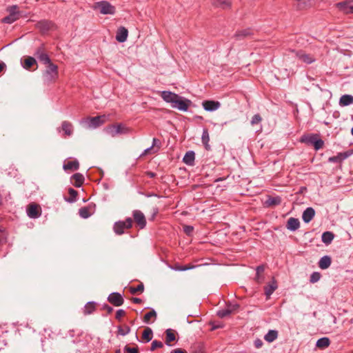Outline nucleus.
<instances>
[{
  "label": "nucleus",
  "mask_w": 353,
  "mask_h": 353,
  "mask_svg": "<svg viewBox=\"0 0 353 353\" xmlns=\"http://www.w3.org/2000/svg\"><path fill=\"white\" fill-rule=\"evenodd\" d=\"M163 346V344L161 341L154 340L152 342L150 350L154 351L157 348H161Z\"/></svg>",
  "instance_id": "nucleus-55"
},
{
  "label": "nucleus",
  "mask_w": 353,
  "mask_h": 353,
  "mask_svg": "<svg viewBox=\"0 0 353 353\" xmlns=\"http://www.w3.org/2000/svg\"><path fill=\"white\" fill-rule=\"evenodd\" d=\"M190 353H204L203 344L201 343L193 344L190 347Z\"/></svg>",
  "instance_id": "nucleus-41"
},
{
  "label": "nucleus",
  "mask_w": 353,
  "mask_h": 353,
  "mask_svg": "<svg viewBox=\"0 0 353 353\" xmlns=\"http://www.w3.org/2000/svg\"><path fill=\"white\" fill-rule=\"evenodd\" d=\"M213 5L225 10L230 8L232 4L228 0H214Z\"/></svg>",
  "instance_id": "nucleus-35"
},
{
  "label": "nucleus",
  "mask_w": 353,
  "mask_h": 353,
  "mask_svg": "<svg viewBox=\"0 0 353 353\" xmlns=\"http://www.w3.org/2000/svg\"><path fill=\"white\" fill-rule=\"evenodd\" d=\"M151 147L154 149V151L152 152L153 154L157 152L161 147V141L157 138H154L152 139V144Z\"/></svg>",
  "instance_id": "nucleus-45"
},
{
  "label": "nucleus",
  "mask_w": 353,
  "mask_h": 353,
  "mask_svg": "<svg viewBox=\"0 0 353 353\" xmlns=\"http://www.w3.org/2000/svg\"><path fill=\"white\" fill-rule=\"evenodd\" d=\"M254 35V30L251 28L238 30L233 35V38L236 41H242L245 39H252Z\"/></svg>",
  "instance_id": "nucleus-7"
},
{
  "label": "nucleus",
  "mask_w": 353,
  "mask_h": 353,
  "mask_svg": "<svg viewBox=\"0 0 353 353\" xmlns=\"http://www.w3.org/2000/svg\"><path fill=\"white\" fill-rule=\"evenodd\" d=\"M300 142L312 146L315 150L321 149L324 145V141L320 138V134L314 133L304 134L300 138Z\"/></svg>",
  "instance_id": "nucleus-1"
},
{
  "label": "nucleus",
  "mask_w": 353,
  "mask_h": 353,
  "mask_svg": "<svg viewBox=\"0 0 353 353\" xmlns=\"http://www.w3.org/2000/svg\"><path fill=\"white\" fill-rule=\"evenodd\" d=\"M265 270V265H260L259 266L256 267V277H255V280L257 281L258 282H259V279H260V274L261 273H263Z\"/></svg>",
  "instance_id": "nucleus-52"
},
{
  "label": "nucleus",
  "mask_w": 353,
  "mask_h": 353,
  "mask_svg": "<svg viewBox=\"0 0 353 353\" xmlns=\"http://www.w3.org/2000/svg\"><path fill=\"white\" fill-rule=\"evenodd\" d=\"M353 154V149L348 150L343 152H339L336 156L328 158V162L341 163L343 160L348 158Z\"/></svg>",
  "instance_id": "nucleus-15"
},
{
  "label": "nucleus",
  "mask_w": 353,
  "mask_h": 353,
  "mask_svg": "<svg viewBox=\"0 0 353 353\" xmlns=\"http://www.w3.org/2000/svg\"><path fill=\"white\" fill-rule=\"evenodd\" d=\"M192 104V102L190 99L178 94V99H176L175 103L172 105V107L177 108L181 111L186 112Z\"/></svg>",
  "instance_id": "nucleus-9"
},
{
  "label": "nucleus",
  "mask_w": 353,
  "mask_h": 353,
  "mask_svg": "<svg viewBox=\"0 0 353 353\" xmlns=\"http://www.w3.org/2000/svg\"><path fill=\"white\" fill-rule=\"evenodd\" d=\"M202 105L205 110L208 112H213L220 108L221 103L218 101L205 100L202 102Z\"/></svg>",
  "instance_id": "nucleus-17"
},
{
  "label": "nucleus",
  "mask_w": 353,
  "mask_h": 353,
  "mask_svg": "<svg viewBox=\"0 0 353 353\" xmlns=\"http://www.w3.org/2000/svg\"><path fill=\"white\" fill-rule=\"evenodd\" d=\"M321 274L318 272H314L310 277V281L312 283H314L320 280Z\"/></svg>",
  "instance_id": "nucleus-49"
},
{
  "label": "nucleus",
  "mask_w": 353,
  "mask_h": 353,
  "mask_svg": "<svg viewBox=\"0 0 353 353\" xmlns=\"http://www.w3.org/2000/svg\"><path fill=\"white\" fill-rule=\"evenodd\" d=\"M27 214L31 219L39 218L41 214V208L39 204L32 203L27 207Z\"/></svg>",
  "instance_id": "nucleus-12"
},
{
  "label": "nucleus",
  "mask_w": 353,
  "mask_h": 353,
  "mask_svg": "<svg viewBox=\"0 0 353 353\" xmlns=\"http://www.w3.org/2000/svg\"><path fill=\"white\" fill-rule=\"evenodd\" d=\"M79 214L81 217L83 219H87L91 216V213L89 211V208L88 207H83L79 209Z\"/></svg>",
  "instance_id": "nucleus-46"
},
{
  "label": "nucleus",
  "mask_w": 353,
  "mask_h": 353,
  "mask_svg": "<svg viewBox=\"0 0 353 353\" xmlns=\"http://www.w3.org/2000/svg\"><path fill=\"white\" fill-rule=\"evenodd\" d=\"M263 344V343L260 339H256L254 342V345L256 348L261 347Z\"/></svg>",
  "instance_id": "nucleus-60"
},
{
  "label": "nucleus",
  "mask_w": 353,
  "mask_h": 353,
  "mask_svg": "<svg viewBox=\"0 0 353 353\" xmlns=\"http://www.w3.org/2000/svg\"><path fill=\"white\" fill-rule=\"evenodd\" d=\"M301 61H302L303 62H304L307 64H310V63H313L315 61V59L310 54L304 53V54L302 55V58H301Z\"/></svg>",
  "instance_id": "nucleus-50"
},
{
  "label": "nucleus",
  "mask_w": 353,
  "mask_h": 353,
  "mask_svg": "<svg viewBox=\"0 0 353 353\" xmlns=\"http://www.w3.org/2000/svg\"><path fill=\"white\" fill-rule=\"evenodd\" d=\"M334 238V234L333 232L330 231L324 232L321 236V240L323 243L325 245H329L332 243V240Z\"/></svg>",
  "instance_id": "nucleus-34"
},
{
  "label": "nucleus",
  "mask_w": 353,
  "mask_h": 353,
  "mask_svg": "<svg viewBox=\"0 0 353 353\" xmlns=\"http://www.w3.org/2000/svg\"><path fill=\"white\" fill-rule=\"evenodd\" d=\"M157 312L154 309H152L149 312L146 313L143 316V321L145 323H150L151 318H157Z\"/></svg>",
  "instance_id": "nucleus-43"
},
{
  "label": "nucleus",
  "mask_w": 353,
  "mask_h": 353,
  "mask_svg": "<svg viewBox=\"0 0 353 353\" xmlns=\"http://www.w3.org/2000/svg\"><path fill=\"white\" fill-rule=\"evenodd\" d=\"M7 11L9 14L1 19L2 23L11 24L20 19L22 16L21 12L18 10L17 6L8 7Z\"/></svg>",
  "instance_id": "nucleus-3"
},
{
  "label": "nucleus",
  "mask_w": 353,
  "mask_h": 353,
  "mask_svg": "<svg viewBox=\"0 0 353 353\" xmlns=\"http://www.w3.org/2000/svg\"><path fill=\"white\" fill-rule=\"evenodd\" d=\"M96 8L99 9L103 14H114L116 12V8L107 1H99L96 3Z\"/></svg>",
  "instance_id": "nucleus-8"
},
{
  "label": "nucleus",
  "mask_w": 353,
  "mask_h": 353,
  "mask_svg": "<svg viewBox=\"0 0 353 353\" xmlns=\"http://www.w3.org/2000/svg\"><path fill=\"white\" fill-rule=\"evenodd\" d=\"M108 301L115 307L121 306L124 303V299L123 296L119 292H112L110 293L108 298Z\"/></svg>",
  "instance_id": "nucleus-13"
},
{
  "label": "nucleus",
  "mask_w": 353,
  "mask_h": 353,
  "mask_svg": "<svg viewBox=\"0 0 353 353\" xmlns=\"http://www.w3.org/2000/svg\"><path fill=\"white\" fill-rule=\"evenodd\" d=\"M282 199L280 196H269L265 202L266 206H276L281 203Z\"/></svg>",
  "instance_id": "nucleus-32"
},
{
  "label": "nucleus",
  "mask_w": 353,
  "mask_h": 353,
  "mask_svg": "<svg viewBox=\"0 0 353 353\" xmlns=\"http://www.w3.org/2000/svg\"><path fill=\"white\" fill-rule=\"evenodd\" d=\"M331 263L332 258L328 255H325L320 259L318 265L321 270H326L330 266Z\"/></svg>",
  "instance_id": "nucleus-27"
},
{
  "label": "nucleus",
  "mask_w": 353,
  "mask_h": 353,
  "mask_svg": "<svg viewBox=\"0 0 353 353\" xmlns=\"http://www.w3.org/2000/svg\"><path fill=\"white\" fill-rule=\"evenodd\" d=\"M196 266L191 264L181 265L179 263H175L172 267V269L175 271H186L194 268Z\"/></svg>",
  "instance_id": "nucleus-38"
},
{
  "label": "nucleus",
  "mask_w": 353,
  "mask_h": 353,
  "mask_svg": "<svg viewBox=\"0 0 353 353\" xmlns=\"http://www.w3.org/2000/svg\"><path fill=\"white\" fill-rule=\"evenodd\" d=\"M158 213H159V209L157 208H153L152 214L150 220L153 221Z\"/></svg>",
  "instance_id": "nucleus-62"
},
{
  "label": "nucleus",
  "mask_w": 353,
  "mask_h": 353,
  "mask_svg": "<svg viewBox=\"0 0 353 353\" xmlns=\"http://www.w3.org/2000/svg\"><path fill=\"white\" fill-rule=\"evenodd\" d=\"M132 221L135 222L137 226L140 229L143 230L145 228L147 221L143 213L139 210H134L132 211Z\"/></svg>",
  "instance_id": "nucleus-10"
},
{
  "label": "nucleus",
  "mask_w": 353,
  "mask_h": 353,
  "mask_svg": "<svg viewBox=\"0 0 353 353\" xmlns=\"http://www.w3.org/2000/svg\"><path fill=\"white\" fill-rule=\"evenodd\" d=\"M342 107L347 106L353 103V96L350 94H343L341 97L339 102Z\"/></svg>",
  "instance_id": "nucleus-31"
},
{
  "label": "nucleus",
  "mask_w": 353,
  "mask_h": 353,
  "mask_svg": "<svg viewBox=\"0 0 353 353\" xmlns=\"http://www.w3.org/2000/svg\"><path fill=\"white\" fill-rule=\"evenodd\" d=\"M278 285L277 281L274 277H272V281L264 286L265 294L267 298H269L270 295L277 289Z\"/></svg>",
  "instance_id": "nucleus-19"
},
{
  "label": "nucleus",
  "mask_w": 353,
  "mask_h": 353,
  "mask_svg": "<svg viewBox=\"0 0 353 353\" xmlns=\"http://www.w3.org/2000/svg\"><path fill=\"white\" fill-rule=\"evenodd\" d=\"M22 66L24 69L30 71H34L38 68L36 59L30 56H28L24 59L23 62L22 63Z\"/></svg>",
  "instance_id": "nucleus-16"
},
{
  "label": "nucleus",
  "mask_w": 353,
  "mask_h": 353,
  "mask_svg": "<svg viewBox=\"0 0 353 353\" xmlns=\"http://www.w3.org/2000/svg\"><path fill=\"white\" fill-rule=\"evenodd\" d=\"M97 303L94 301L88 302L83 309V314L85 315H88L92 314L96 310Z\"/></svg>",
  "instance_id": "nucleus-33"
},
{
  "label": "nucleus",
  "mask_w": 353,
  "mask_h": 353,
  "mask_svg": "<svg viewBox=\"0 0 353 353\" xmlns=\"http://www.w3.org/2000/svg\"><path fill=\"white\" fill-rule=\"evenodd\" d=\"M129 291L132 294H141L144 291V285L143 283H141L137 287L131 286L129 288Z\"/></svg>",
  "instance_id": "nucleus-42"
},
{
  "label": "nucleus",
  "mask_w": 353,
  "mask_h": 353,
  "mask_svg": "<svg viewBox=\"0 0 353 353\" xmlns=\"http://www.w3.org/2000/svg\"><path fill=\"white\" fill-rule=\"evenodd\" d=\"M46 66V69L43 72V75L48 78V79L52 81L58 77V66L53 63L51 60L48 63H43Z\"/></svg>",
  "instance_id": "nucleus-6"
},
{
  "label": "nucleus",
  "mask_w": 353,
  "mask_h": 353,
  "mask_svg": "<svg viewBox=\"0 0 353 353\" xmlns=\"http://www.w3.org/2000/svg\"><path fill=\"white\" fill-rule=\"evenodd\" d=\"M105 116L101 115L93 117H89L86 119L85 122L88 123L89 127L96 128L103 125L105 123Z\"/></svg>",
  "instance_id": "nucleus-14"
},
{
  "label": "nucleus",
  "mask_w": 353,
  "mask_h": 353,
  "mask_svg": "<svg viewBox=\"0 0 353 353\" xmlns=\"http://www.w3.org/2000/svg\"><path fill=\"white\" fill-rule=\"evenodd\" d=\"M170 353H188L186 350L181 348H176L171 351Z\"/></svg>",
  "instance_id": "nucleus-64"
},
{
  "label": "nucleus",
  "mask_w": 353,
  "mask_h": 353,
  "mask_svg": "<svg viewBox=\"0 0 353 353\" xmlns=\"http://www.w3.org/2000/svg\"><path fill=\"white\" fill-rule=\"evenodd\" d=\"M336 7L345 14L353 13V3L350 1H345L336 3Z\"/></svg>",
  "instance_id": "nucleus-18"
},
{
  "label": "nucleus",
  "mask_w": 353,
  "mask_h": 353,
  "mask_svg": "<svg viewBox=\"0 0 353 353\" xmlns=\"http://www.w3.org/2000/svg\"><path fill=\"white\" fill-rule=\"evenodd\" d=\"M262 121V117L260 114L257 113L254 114L251 119L250 123L252 125L259 124Z\"/></svg>",
  "instance_id": "nucleus-51"
},
{
  "label": "nucleus",
  "mask_w": 353,
  "mask_h": 353,
  "mask_svg": "<svg viewBox=\"0 0 353 353\" xmlns=\"http://www.w3.org/2000/svg\"><path fill=\"white\" fill-rule=\"evenodd\" d=\"M35 27L41 34H46L55 27V23L52 21L43 19L37 21Z\"/></svg>",
  "instance_id": "nucleus-11"
},
{
  "label": "nucleus",
  "mask_w": 353,
  "mask_h": 353,
  "mask_svg": "<svg viewBox=\"0 0 353 353\" xmlns=\"http://www.w3.org/2000/svg\"><path fill=\"white\" fill-rule=\"evenodd\" d=\"M68 194L70 195L69 197H65V200L68 203H74L77 201V198L78 196V192L73 189L72 188H70L68 189Z\"/></svg>",
  "instance_id": "nucleus-39"
},
{
  "label": "nucleus",
  "mask_w": 353,
  "mask_h": 353,
  "mask_svg": "<svg viewBox=\"0 0 353 353\" xmlns=\"http://www.w3.org/2000/svg\"><path fill=\"white\" fill-rule=\"evenodd\" d=\"M161 97L165 102L173 105L175 103L176 99H178V94L165 90L161 92Z\"/></svg>",
  "instance_id": "nucleus-20"
},
{
  "label": "nucleus",
  "mask_w": 353,
  "mask_h": 353,
  "mask_svg": "<svg viewBox=\"0 0 353 353\" xmlns=\"http://www.w3.org/2000/svg\"><path fill=\"white\" fill-rule=\"evenodd\" d=\"M128 36V29L123 26H121L117 31L116 40L119 43H123L127 40Z\"/></svg>",
  "instance_id": "nucleus-21"
},
{
  "label": "nucleus",
  "mask_w": 353,
  "mask_h": 353,
  "mask_svg": "<svg viewBox=\"0 0 353 353\" xmlns=\"http://www.w3.org/2000/svg\"><path fill=\"white\" fill-rule=\"evenodd\" d=\"M298 1V6L302 8L310 4L311 0H296Z\"/></svg>",
  "instance_id": "nucleus-57"
},
{
  "label": "nucleus",
  "mask_w": 353,
  "mask_h": 353,
  "mask_svg": "<svg viewBox=\"0 0 353 353\" xmlns=\"http://www.w3.org/2000/svg\"><path fill=\"white\" fill-rule=\"evenodd\" d=\"M330 344V340L327 337H322L317 340L316 346L319 349H325Z\"/></svg>",
  "instance_id": "nucleus-37"
},
{
  "label": "nucleus",
  "mask_w": 353,
  "mask_h": 353,
  "mask_svg": "<svg viewBox=\"0 0 353 353\" xmlns=\"http://www.w3.org/2000/svg\"><path fill=\"white\" fill-rule=\"evenodd\" d=\"M71 180H74V182L72 183L74 187L80 188L84 183L85 178L81 173L77 172L72 175Z\"/></svg>",
  "instance_id": "nucleus-25"
},
{
  "label": "nucleus",
  "mask_w": 353,
  "mask_h": 353,
  "mask_svg": "<svg viewBox=\"0 0 353 353\" xmlns=\"http://www.w3.org/2000/svg\"><path fill=\"white\" fill-rule=\"evenodd\" d=\"M131 301L134 303H136V304H141L143 303V300L140 298H137V297H132L131 299Z\"/></svg>",
  "instance_id": "nucleus-63"
},
{
  "label": "nucleus",
  "mask_w": 353,
  "mask_h": 353,
  "mask_svg": "<svg viewBox=\"0 0 353 353\" xmlns=\"http://www.w3.org/2000/svg\"><path fill=\"white\" fill-rule=\"evenodd\" d=\"M57 130L59 132L63 130L65 136L70 137L73 133V125L70 122L63 121L61 123V128H57Z\"/></svg>",
  "instance_id": "nucleus-22"
},
{
  "label": "nucleus",
  "mask_w": 353,
  "mask_h": 353,
  "mask_svg": "<svg viewBox=\"0 0 353 353\" xmlns=\"http://www.w3.org/2000/svg\"><path fill=\"white\" fill-rule=\"evenodd\" d=\"M314 209L312 207H308L303 211L302 219L305 223H308L314 219Z\"/></svg>",
  "instance_id": "nucleus-23"
},
{
  "label": "nucleus",
  "mask_w": 353,
  "mask_h": 353,
  "mask_svg": "<svg viewBox=\"0 0 353 353\" xmlns=\"http://www.w3.org/2000/svg\"><path fill=\"white\" fill-rule=\"evenodd\" d=\"M102 310H106L107 311V313L108 314H111L112 312H113V307L110 306L107 303H104L103 305H102Z\"/></svg>",
  "instance_id": "nucleus-58"
},
{
  "label": "nucleus",
  "mask_w": 353,
  "mask_h": 353,
  "mask_svg": "<svg viewBox=\"0 0 353 353\" xmlns=\"http://www.w3.org/2000/svg\"><path fill=\"white\" fill-rule=\"evenodd\" d=\"M232 314L231 311L226 307L225 309L220 310L216 312V315L221 319L227 317Z\"/></svg>",
  "instance_id": "nucleus-47"
},
{
  "label": "nucleus",
  "mask_w": 353,
  "mask_h": 353,
  "mask_svg": "<svg viewBox=\"0 0 353 353\" xmlns=\"http://www.w3.org/2000/svg\"><path fill=\"white\" fill-rule=\"evenodd\" d=\"M34 56L36 57L41 63H48L50 58L47 53L45 44L41 43L38 48H36Z\"/></svg>",
  "instance_id": "nucleus-5"
},
{
  "label": "nucleus",
  "mask_w": 353,
  "mask_h": 353,
  "mask_svg": "<svg viewBox=\"0 0 353 353\" xmlns=\"http://www.w3.org/2000/svg\"><path fill=\"white\" fill-rule=\"evenodd\" d=\"M176 341L175 331L169 328L165 330V344L171 345V343Z\"/></svg>",
  "instance_id": "nucleus-30"
},
{
  "label": "nucleus",
  "mask_w": 353,
  "mask_h": 353,
  "mask_svg": "<svg viewBox=\"0 0 353 353\" xmlns=\"http://www.w3.org/2000/svg\"><path fill=\"white\" fill-rule=\"evenodd\" d=\"M131 329L130 326L127 325H124L123 326H118L117 334L121 336H125L128 333H130Z\"/></svg>",
  "instance_id": "nucleus-44"
},
{
  "label": "nucleus",
  "mask_w": 353,
  "mask_h": 353,
  "mask_svg": "<svg viewBox=\"0 0 353 353\" xmlns=\"http://www.w3.org/2000/svg\"><path fill=\"white\" fill-rule=\"evenodd\" d=\"M300 227L299 220L296 218L290 217L286 224V228L290 231H296Z\"/></svg>",
  "instance_id": "nucleus-24"
},
{
  "label": "nucleus",
  "mask_w": 353,
  "mask_h": 353,
  "mask_svg": "<svg viewBox=\"0 0 353 353\" xmlns=\"http://www.w3.org/2000/svg\"><path fill=\"white\" fill-rule=\"evenodd\" d=\"M152 330L150 327H147L144 329L142 334V339L145 342L148 343L152 339Z\"/></svg>",
  "instance_id": "nucleus-40"
},
{
  "label": "nucleus",
  "mask_w": 353,
  "mask_h": 353,
  "mask_svg": "<svg viewBox=\"0 0 353 353\" xmlns=\"http://www.w3.org/2000/svg\"><path fill=\"white\" fill-rule=\"evenodd\" d=\"M226 307L229 308L232 313L237 312L240 307V305L239 303H232L228 301L225 303Z\"/></svg>",
  "instance_id": "nucleus-48"
},
{
  "label": "nucleus",
  "mask_w": 353,
  "mask_h": 353,
  "mask_svg": "<svg viewBox=\"0 0 353 353\" xmlns=\"http://www.w3.org/2000/svg\"><path fill=\"white\" fill-rule=\"evenodd\" d=\"M132 225V219L127 217L125 221H116L113 225V231L117 235H122L125 233V230L131 229Z\"/></svg>",
  "instance_id": "nucleus-2"
},
{
  "label": "nucleus",
  "mask_w": 353,
  "mask_h": 353,
  "mask_svg": "<svg viewBox=\"0 0 353 353\" xmlns=\"http://www.w3.org/2000/svg\"><path fill=\"white\" fill-rule=\"evenodd\" d=\"M123 351L124 353H139V347L137 346L135 347H130L128 345L124 347Z\"/></svg>",
  "instance_id": "nucleus-53"
},
{
  "label": "nucleus",
  "mask_w": 353,
  "mask_h": 353,
  "mask_svg": "<svg viewBox=\"0 0 353 353\" xmlns=\"http://www.w3.org/2000/svg\"><path fill=\"white\" fill-rule=\"evenodd\" d=\"M183 229L184 233L186 235H188L189 236H191L192 235V233H193V231H194V227L193 226L188 225H183Z\"/></svg>",
  "instance_id": "nucleus-54"
},
{
  "label": "nucleus",
  "mask_w": 353,
  "mask_h": 353,
  "mask_svg": "<svg viewBox=\"0 0 353 353\" xmlns=\"http://www.w3.org/2000/svg\"><path fill=\"white\" fill-rule=\"evenodd\" d=\"M278 334L279 333L277 330H270L265 335L264 339L269 343H272L277 339Z\"/></svg>",
  "instance_id": "nucleus-36"
},
{
  "label": "nucleus",
  "mask_w": 353,
  "mask_h": 353,
  "mask_svg": "<svg viewBox=\"0 0 353 353\" xmlns=\"http://www.w3.org/2000/svg\"><path fill=\"white\" fill-rule=\"evenodd\" d=\"M201 141H202V143L203 144L205 149L207 151H210L211 150V147L209 145L210 136H209V132H208V128H203V130L202 136H201Z\"/></svg>",
  "instance_id": "nucleus-28"
},
{
  "label": "nucleus",
  "mask_w": 353,
  "mask_h": 353,
  "mask_svg": "<svg viewBox=\"0 0 353 353\" xmlns=\"http://www.w3.org/2000/svg\"><path fill=\"white\" fill-rule=\"evenodd\" d=\"M195 159V153L192 150L188 151L183 158V162L188 165H194Z\"/></svg>",
  "instance_id": "nucleus-26"
},
{
  "label": "nucleus",
  "mask_w": 353,
  "mask_h": 353,
  "mask_svg": "<svg viewBox=\"0 0 353 353\" xmlns=\"http://www.w3.org/2000/svg\"><path fill=\"white\" fill-rule=\"evenodd\" d=\"M63 168L65 171H76L79 168V163L77 159H74V161H68L67 163H64Z\"/></svg>",
  "instance_id": "nucleus-29"
},
{
  "label": "nucleus",
  "mask_w": 353,
  "mask_h": 353,
  "mask_svg": "<svg viewBox=\"0 0 353 353\" xmlns=\"http://www.w3.org/2000/svg\"><path fill=\"white\" fill-rule=\"evenodd\" d=\"M126 314V312L125 310H122V309H119L118 310L117 312H116V314H115V319L119 321H121V318L123 316H124Z\"/></svg>",
  "instance_id": "nucleus-56"
},
{
  "label": "nucleus",
  "mask_w": 353,
  "mask_h": 353,
  "mask_svg": "<svg viewBox=\"0 0 353 353\" xmlns=\"http://www.w3.org/2000/svg\"><path fill=\"white\" fill-rule=\"evenodd\" d=\"M7 242L6 234H0V244H4Z\"/></svg>",
  "instance_id": "nucleus-61"
},
{
  "label": "nucleus",
  "mask_w": 353,
  "mask_h": 353,
  "mask_svg": "<svg viewBox=\"0 0 353 353\" xmlns=\"http://www.w3.org/2000/svg\"><path fill=\"white\" fill-rule=\"evenodd\" d=\"M210 324L212 325L211 330H214L223 327L222 324L220 323H216L215 322H210Z\"/></svg>",
  "instance_id": "nucleus-59"
},
{
  "label": "nucleus",
  "mask_w": 353,
  "mask_h": 353,
  "mask_svg": "<svg viewBox=\"0 0 353 353\" xmlns=\"http://www.w3.org/2000/svg\"><path fill=\"white\" fill-rule=\"evenodd\" d=\"M107 134L112 137H115L118 134H124L129 132V128L124 126L122 123H115L107 126L105 128Z\"/></svg>",
  "instance_id": "nucleus-4"
}]
</instances>
